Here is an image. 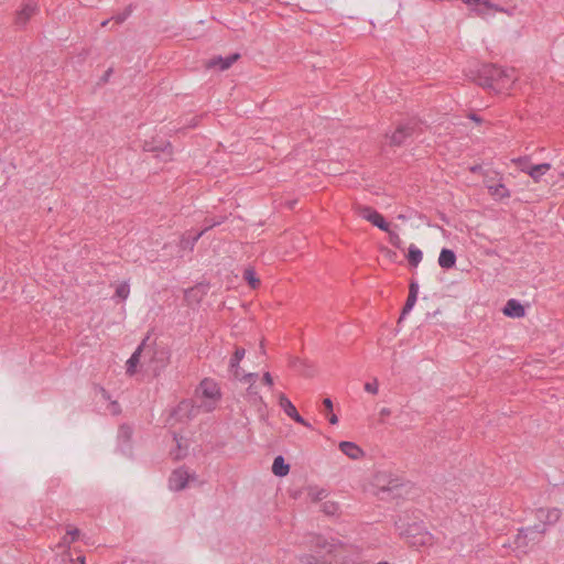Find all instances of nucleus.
<instances>
[{"label": "nucleus", "mask_w": 564, "mask_h": 564, "mask_svg": "<svg viewBox=\"0 0 564 564\" xmlns=\"http://www.w3.org/2000/svg\"><path fill=\"white\" fill-rule=\"evenodd\" d=\"M473 79L484 88L501 93L511 88L517 77L514 69L500 68L494 64H482Z\"/></svg>", "instance_id": "obj_1"}, {"label": "nucleus", "mask_w": 564, "mask_h": 564, "mask_svg": "<svg viewBox=\"0 0 564 564\" xmlns=\"http://www.w3.org/2000/svg\"><path fill=\"white\" fill-rule=\"evenodd\" d=\"M310 543L314 553L302 555L300 561L303 564H333L337 553L344 547L341 541L324 535H314Z\"/></svg>", "instance_id": "obj_2"}, {"label": "nucleus", "mask_w": 564, "mask_h": 564, "mask_svg": "<svg viewBox=\"0 0 564 564\" xmlns=\"http://www.w3.org/2000/svg\"><path fill=\"white\" fill-rule=\"evenodd\" d=\"M544 534L545 528L541 524L519 529L514 539L516 551L519 554H527L530 549L542 541Z\"/></svg>", "instance_id": "obj_3"}, {"label": "nucleus", "mask_w": 564, "mask_h": 564, "mask_svg": "<svg viewBox=\"0 0 564 564\" xmlns=\"http://www.w3.org/2000/svg\"><path fill=\"white\" fill-rule=\"evenodd\" d=\"M196 394L198 398L203 399L198 408L203 409L204 412H212L221 397L218 384L208 378L202 380L196 390Z\"/></svg>", "instance_id": "obj_4"}, {"label": "nucleus", "mask_w": 564, "mask_h": 564, "mask_svg": "<svg viewBox=\"0 0 564 564\" xmlns=\"http://www.w3.org/2000/svg\"><path fill=\"white\" fill-rule=\"evenodd\" d=\"M421 131L420 122L415 119H410L400 122L391 134H386V138L389 140L390 145L400 147L404 144L409 138H412Z\"/></svg>", "instance_id": "obj_5"}, {"label": "nucleus", "mask_w": 564, "mask_h": 564, "mask_svg": "<svg viewBox=\"0 0 564 564\" xmlns=\"http://www.w3.org/2000/svg\"><path fill=\"white\" fill-rule=\"evenodd\" d=\"M40 11L37 0H25L15 12L14 25L23 29Z\"/></svg>", "instance_id": "obj_6"}, {"label": "nucleus", "mask_w": 564, "mask_h": 564, "mask_svg": "<svg viewBox=\"0 0 564 564\" xmlns=\"http://www.w3.org/2000/svg\"><path fill=\"white\" fill-rule=\"evenodd\" d=\"M562 516V510L558 508H539L534 511V517L538 524H541V527H544L545 530L550 525H554L558 522Z\"/></svg>", "instance_id": "obj_7"}, {"label": "nucleus", "mask_w": 564, "mask_h": 564, "mask_svg": "<svg viewBox=\"0 0 564 564\" xmlns=\"http://www.w3.org/2000/svg\"><path fill=\"white\" fill-rule=\"evenodd\" d=\"M194 478H195V475L194 474L191 475L186 468H184V467L177 468L170 476V479H169L170 489L175 490V491L183 490L187 486L189 479H194Z\"/></svg>", "instance_id": "obj_8"}, {"label": "nucleus", "mask_w": 564, "mask_h": 564, "mask_svg": "<svg viewBox=\"0 0 564 564\" xmlns=\"http://www.w3.org/2000/svg\"><path fill=\"white\" fill-rule=\"evenodd\" d=\"M360 215L366 220L370 221L373 226L383 231H389V224L383 216L371 207L365 206L360 208Z\"/></svg>", "instance_id": "obj_9"}, {"label": "nucleus", "mask_w": 564, "mask_h": 564, "mask_svg": "<svg viewBox=\"0 0 564 564\" xmlns=\"http://www.w3.org/2000/svg\"><path fill=\"white\" fill-rule=\"evenodd\" d=\"M279 404L288 416L305 427H311V424L299 414L294 404L283 393L279 398Z\"/></svg>", "instance_id": "obj_10"}, {"label": "nucleus", "mask_w": 564, "mask_h": 564, "mask_svg": "<svg viewBox=\"0 0 564 564\" xmlns=\"http://www.w3.org/2000/svg\"><path fill=\"white\" fill-rule=\"evenodd\" d=\"M239 57H240V55L238 53L231 54V55H229L227 57H221V56L213 57V58L208 59V62L206 63V67L207 68H218L220 70H226Z\"/></svg>", "instance_id": "obj_11"}, {"label": "nucleus", "mask_w": 564, "mask_h": 564, "mask_svg": "<svg viewBox=\"0 0 564 564\" xmlns=\"http://www.w3.org/2000/svg\"><path fill=\"white\" fill-rule=\"evenodd\" d=\"M170 352L165 348L153 351L151 361L155 364L153 371L158 376L169 364Z\"/></svg>", "instance_id": "obj_12"}, {"label": "nucleus", "mask_w": 564, "mask_h": 564, "mask_svg": "<svg viewBox=\"0 0 564 564\" xmlns=\"http://www.w3.org/2000/svg\"><path fill=\"white\" fill-rule=\"evenodd\" d=\"M149 339V336H147L142 343L139 345V347L135 349V351L131 355V357L127 361V375L133 376L137 371V366L140 362L141 354L148 349L147 340Z\"/></svg>", "instance_id": "obj_13"}, {"label": "nucleus", "mask_w": 564, "mask_h": 564, "mask_svg": "<svg viewBox=\"0 0 564 564\" xmlns=\"http://www.w3.org/2000/svg\"><path fill=\"white\" fill-rule=\"evenodd\" d=\"M502 312L506 316L512 318H520L523 317L525 314L523 305L514 299H511L506 303Z\"/></svg>", "instance_id": "obj_14"}, {"label": "nucleus", "mask_w": 564, "mask_h": 564, "mask_svg": "<svg viewBox=\"0 0 564 564\" xmlns=\"http://www.w3.org/2000/svg\"><path fill=\"white\" fill-rule=\"evenodd\" d=\"M339 449L351 459H358L364 456L362 449L352 442H340Z\"/></svg>", "instance_id": "obj_15"}, {"label": "nucleus", "mask_w": 564, "mask_h": 564, "mask_svg": "<svg viewBox=\"0 0 564 564\" xmlns=\"http://www.w3.org/2000/svg\"><path fill=\"white\" fill-rule=\"evenodd\" d=\"M438 264L441 268L448 270L456 264V254L453 250L443 248L438 257Z\"/></svg>", "instance_id": "obj_16"}, {"label": "nucleus", "mask_w": 564, "mask_h": 564, "mask_svg": "<svg viewBox=\"0 0 564 564\" xmlns=\"http://www.w3.org/2000/svg\"><path fill=\"white\" fill-rule=\"evenodd\" d=\"M551 169L549 163H541L529 167H522V172L528 173L535 182Z\"/></svg>", "instance_id": "obj_17"}, {"label": "nucleus", "mask_w": 564, "mask_h": 564, "mask_svg": "<svg viewBox=\"0 0 564 564\" xmlns=\"http://www.w3.org/2000/svg\"><path fill=\"white\" fill-rule=\"evenodd\" d=\"M246 350L242 347H237L229 361V369L234 372L235 378H239V364L243 359Z\"/></svg>", "instance_id": "obj_18"}, {"label": "nucleus", "mask_w": 564, "mask_h": 564, "mask_svg": "<svg viewBox=\"0 0 564 564\" xmlns=\"http://www.w3.org/2000/svg\"><path fill=\"white\" fill-rule=\"evenodd\" d=\"M290 471V465L285 463L283 456L279 455L274 458L272 464V473L275 476L284 477Z\"/></svg>", "instance_id": "obj_19"}, {"label": "nucleus", "mask_w": 564, "mask_h": 564, "mask_svg": "<svg viewBox=\"0 0 564 564\" xmlns=\"http://www.w3.org/2000/svg\"><path fill=\"white\" fill-rule=\"evenodd\" d=\"M290 366L301 370V373L305 377H312L314 375V370L311 366H307L306 360H303L299 357H292L290 359Z\"/></svg>", "instance_id": "obj_20"}, {"label": "nucleus", "mask_w": 564, "mask_h": 564, "mask_svg": "<svg viewBox=\"0 0 564 564\" xmlns=\"http://www.w3.org/2000/svg\"><path fill=\"white\" fill-rule=\"evenodd\" d=\"M143 148L145 151H150V152L161 151L167 156V159L172 158L173 148H172V144L167 141L161 142L159 145H153L150 142H145Z\"/></svg>", "instance_id": "obj_21"}, {"label": "nucleus", "mask_w": 564, "mask_h": 564, "mask_svg": "<svg viewBox=\"0 0 564 564\" xmlns=\"http://www.w3.org/2000/svg\"><path fill=\"white\" fill-rule=\"evenodd\" d=\"M468 6H476V10L478 14H482V10L479 7L485 9H492L496 11H502V9L498 8V6L490 2V0H463Z\"/></svg>", "instance_id": "obj_22"}, {"label": "nucleus", "mask_w": 564, "mask_h": 564, "mask_svg": "<svg viewBox=\"0 0 564 564\" xmlns=\"http://www.w3.org/2000/svg\"><path fill=\"white\" fill-rule=\"evenodd\" d=\"M423 259L422 251L414 245L409 247L408 260L412 267H417Z\"/></svg>", "instance_id": "obj_23"}, {"label": "nucleus", "mask_w": 564, "mask_h": 564, "mask_svg": "<svg viewBox=\"0 0 564 564\" xmlns=\"http://www.w3.org/2000/svg\"><path fill=\"white\" fill-rule=\"evenodd\" d=\"M205 234V230H200L199 232H197L196 235L194 236H186V235H183L182 238H181V248L185 249V248H189L191 250L194 248L195 243L198 241V239Z\"/></svg>", "instance_id": "obj_24"}, {"label": "nucleus", "mask_w": 564, "mask_h": 564, "mask_svg": "<svg viewBox=\"0 0 564 564\" xmlns=\"http://www.w3.org/2000/svg\"><path fill=\"white\" fill-rule=\"evenodd\" d=\"M79 535L80 531L77 528L69 527L61 541V545L69 546L79 538Z\"/></svg>", "instance_id": "obj_25"}, {"label": "nucleus", "mask_w": 564, "mask_h": 564, "mask_svg": "<svg viewBox=\"0 0 564 564\" xmlns=\"http://www.w3.org/2000/svg\"><path fill=\"white\" fill-rule=\"evenodd\" d=\"M492 196L503 199L510 197L509 189L503 184L491 185L488 187Z\"/></svg>", "instance_id": "obj_26"}, {"label": "nucleus", "mask_w": 564, "mask_h": 564, "mask_svg": "<svg viewBox=\"0 0 564 564\" xmlns=\"http://www.w3.org/2000/svg\"><path fill=\"white\" fill-rule=\"evenodd\" d=\"M243 279L248 282V284L252 289H257L260 285V280L257 278L256 271L253 268H247L243 271Z\"/></svg>", "instance_id": "obj_27"}, {"label": "nucleus", "mask_w": 564, "mask_h": 564, "mask_svg": "<svg viewBox=\"0 0 564 564\" xmlns=\"http://www.w3.org/2000/svg\"><path fill=\"white\" fill-rule=\"evenodd\" d=\"M416 300H417V296H415V295H410V294L408 295L406 302H405V304H404V306H403V310H402V312H401L400 321H401L402 318H404V317H405V315H406V314H409V313L411 312V310L413 308V306H414V305H415V303H416Z\"/></svg>", "instance_id": "obj_28"}, {"label": "nucleus", "mask_w": 564, "mask_h": 564, "mask_svg": "<svg viewBox=\"0 0 564 564\" xmlns=\"http://www.w3.org/2000/svg\"><path fill=\"white\" fill-rule=\"evenodd\" d=\"M130 294V286L127 282L119 284L116 289V296L120 300L128 299Z\"/></svg>", "instance_id": "obj_29"}, {"label": "nucleus", "mask_w": 564, "mask_h": 564, "mask_svg": "<svg viewBox=\"0 0 564 564\" xmlns=\"http://www.w3.org/2000/svg\"><path fill=\"white\" fill-rule=\"evenodd\" d=\"M131 14V7H128L123 12L118 13L111 18L117 24L123 23Z\"/></svg>", "instance_id": "obj_30"}, {"label": "nucleus", "mask_w": 564, "mask_h": 564, "mask_svg": "<svg viewBox=\"0 0 564 564\" xmlns=\"http://www.w3.org/2000/svg\"><path fill=\"white\" fill-rule=\"evenodd\" d=\"M387 232L389 234V241H390V243L393 247H395L398 249H401L402 248V240H401L400 236L397 232L391 231L390 229Z\"/></svg>", "instance_id": "obj_31"}, {"label": "nucleus", "mask_w": 564, "mask_h": 564, "mask_svg": "<svg viewBox=\"0 0 564 564\" xmlns=\"http://www.w3.org/2000/svg\"><path fill=\"white\" fill-rule=\"evenodd\" d=\"M337 510L338 506L335 502L327 501L322 505V511L328 516L335 514Z\"/></svg>", "instance_id": "obj_32"}, {"label": "nucleus", "mask_w": 564, "mask_h": 564, "mask_svg": "<svg viewBox=\"0 0 564 564\" xmlns=\"http://www.w3.org/2000/svg\"><path fill=\"white\" fill-rule=\"evenodd\" d=\"M94 391L96 394H100V397L104 399V400H110V394L109 392L101 386L99 384H94Z\"/></svg>", "instance_id": "obj_33"}, {"label": "nucleus", "mask_w": 564, "mask_h": 564, "mask_svg": "<svg viewBox=\"0 0 564 564\" xmlns=\"http://www.w3.org/2000/svg\"><path fill=\"white\" fill-rule=\"evenodd\" d=\"M258 378V373L256 372H251V373H247L240 380H243L246 382H251L250 387L248 388L249 392L251 393L252 392V389H253V382L256 381V379Z\"/></svg>", "instance_id": "obj_34"}, {"label": "nucleus", "mask_w": 564, "mask_h": 564, "mask_svg": "<svg viewBox=\"0 0 564 564\" xmlns=\"http://www.w3.org/2000/svg\"><path fill=\"white\" fill-rule=\"evenodd\" d=\"M132 434V430L128 425H121L119 430V436L124 438L126 441H129Z\"/></svg>", "instance_id": "obj_35"}, {"label": "nucleus", "mask_w": 564, "mask_h": 564, "mask_svg": "<svg viewBox=\"0 0 564 564\" xmlns=\"http://www.w3.org/2000/svg\"><path fill=\"white\" fill-rule=\"evenodd\" d=\"M365 390L369 393L377 394L378 393V381L375 379L372 382H366Z\"/></svg>", "instance_id": "obj_36"}, {"label": "nucleus", "mask_w": 564, "mask_h": 564, "mask_svg": "<svg viewBox=\"0 0 564 564\" xmlns=\"http://www.w3.org/2000/svg\"><path fill=\"white\" fill-rule=\"evenodd\" d=\"M398 488H399V479H393L389 482L388 487L382 486L380 488V491H382V492L393 491V490H397Z\"/></svg>", "instance_id": "obj_37"}, {"label": "nucleus", "mask_w": 564, "mask_h": 564, "mask_svg": "<svg viewBox=\"0 0 564 564\" xmlns=\"http://www.w3.org/2000/svg\"><path fill=\"white\" fill-rule=\"evenodd\" d=\"M205 223H206V226H205V228L203 230H205V232H206L210 228H213V227H215L217 225H220L223 223V218H220L218 220H214V221H209V220L206 219Z\"/></svg>", "instance_id": "obj_38"}, {"label": "nucleus", "mask_w": 564, "mask_h": 564, "mask_svg": "<svg viewBox=\"0 0 564 564\" xmlns=\"http://www.w3.org/2000/svg\"><path fill=\"white\" fill-rule=\"evenodd\" d=\"M528 161H529L528 158H518V159L512 160V162L514 164H517L518 166H520L521 170H522V167H528L527 166Z\"/></svg>", "instance_id": "obj_39"}, {"label": "nucleus", "mask_w": 564, "mask_h": 564, "mask_svg": "<svg viewBox=\"0 0 564 564\" xmlns=\"http://www.w3.org/2000/svg\"><path fill=\"white\" fill-rule=\"evenodd\" d=\"M417 293H419V284L416 282L412 281L410 283L409 294L417 296Z\"/></svg>", "instance_id": "obj_40"}, {"label": "nucleus", "mask_w": 564, "mask_h": 564, "mask_svg": "<svg viewBox=\"0 0 564 564\" xmlns=\"http://www.w3.org/2000/svg\"><path fill=\"white\" fill-rule=\"evenodd\" d=\"M262 380L265 384H268L270 387L273 386V379H272V376L270 375V372H264Z\"/></svg>", "instance_id": "obj_41"}, {"label": "nucleus", "mask_w": 564, "mask_h": 564, "mask_svg": "<svg viewBox=\"0 0 564 564\" xmlns=\"http://www.w3.org/2000/svg\"><path fill=\"white\" fill-rule=\"evenodd\" d=\"M323 404L328 412L333 411V402L329 398L324 399Z\"/></svg>", "instance_id": "obj_42"}, {"label": "nucleus", "mask_w": 564, "mask_h": 564, "mask_svg": "<svg viewBox=\"0 0 564 564\" xmlns=\"http://www.w3.org/2000/svg\"><path fill=\"white\" fill-rule=\"evenodd\" d=\"M390 414H391V410L389 408H382L380 410V416H382V417L389 416Z\"/></svg>", "instance_id": "obj_43"}, {"label": "nucleus", "mask_w": 564, "mask_h": 564, "mask_svg": "<svg viewBox=\"0 0 564 564\" xmlns=\"http://www.w3.org/2000/svg\"><path fill=\"white\" fill-rule=\"evenodd\" d=\"M328 421H329V423H330V424H337V422H338V417H337V415H336V414L332 413V414L329 415V417H328Z\"/></svg>", "instance_id": "obj_44"}, {"label": "nucleus", "mask_w": 564, "mask_h": 564, "mask_svg": "<svg viewBox=\"0 0 564 564\" xmlns=\"http://www.w3.org/2000/svg\"><path fill=\"white\" fill-rule=\"evenodd\" d=\"M325 497V490H319L316 496L314 497V500H322Z\"/></svg>", "instance_id": "obj_45"}, {"label": "nucleus", "mask_w": 564, "mask_h": 564, "mask_svg": "<svg viewBox=\"0 0 564 564\" xmlns=\"http://www.w3.org/2000/svg\"><path fill=\"white\" fill-rule=\"evenodd\" d=\"M469 118H470L471 120H474L475 122H481V118H480V117H478V116H477V115H475V113H471V115L469 116Z\"/></svg>", "instance_id": "obj_46"}, {"label": "nucleus", "mask_w": 564, "mask_h": 564, "mask_svg": "<svg viewBox=\"0 0 564 564\" xmlns=\"http://www.w3.org/2000/svg\"><path fill=\"white\" fill-rule=\"evenodd\" d=\"M112 73V68H109L106 73H105V76H104V79L107 80L109 78V76L111 75Z\"/></svg>", "instance_id": "obj_47"}, {"label": "nucleus", "mask_w": 564, "mask_h": 564, "mask_svg": "<svg viewBox=\"0 0 564 564\" xmlns=\"http://www.w3.org/2000/svg\"><path fill=\"white\" fill-rule=\"evenodd\" d=\"M110 22V20H105L101 22V26L105 28L108 25V23Z\"/></svg>", "instance_id": "obj_48"}, {"label": "nucleus", "mask_w": 564, "mask_h": 564, "mask_svg": "<svg viewBox=\"0 0 564 564\" xmlns=\"http://www.w3.org/2000/svg\"><path fill=\"white\" fill-rule=\"evenodd\" d=\"M174 441L177 443V446L181 447L180 440L176 434H174Z\"/></svg>", "instance_id": "obj_49"}, {"label": "nucleus", "mask_w": 564, "mask_h": 564, "mask_svg": "<svg viewBox=\"0 0 564 564\" xmlns=\"http://www.w3.org/2000/svg\"><path fill=\"white\" fill-rule=\"evenodd\" d=\"M78 561H80V564H85V557L80 556L78 557Z\"/></svg>", "instance_id": "obj_50"}, {"label": "nucleus", "mask_w": 564, "mask_h": 564, "mask_svg": "<svg viewBox=\"0 0 564 564\" xmlns=\"http://www.w3.org/2000/svg\"><path fill=\"white\" fill-rule=\"evenodd\" d=\"M260 348H261V352L264 354L265 351H264L263 343H261Z\"/></svg>", "instance_id": "obj_51"}, {"label": "nucleus", "mask_w": 564, "mask_h": 564, "mask_svg": "<svg viewBox=\"0 0 564 564\" xmlns=\"http://www.w3.org/2000/svg\"><path fill=\"white\" fill-rule=\"evenodd\" d=\"M377 564H389L388 562H378Z\"/></svg>", "instance_id": "obj_52"}]
</instances>
